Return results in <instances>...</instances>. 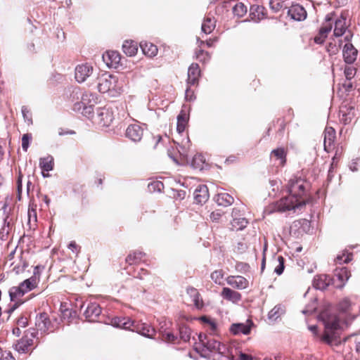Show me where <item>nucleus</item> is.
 <instances>
[{
	"label": "nucleus",
	"mask_w": 360,
	"mask_h": 360,
	"mask_svg": "<svg viewBox=\"0 0 360 360\" xmlns=\"http://www.w3.org/2000/svg\"><path fill=\"white\" fill-rule=\"evenodd\" d=\"M340 158V155H338V151H336L335 155L332 159V162L330 164V167L328 170V178H331L333 174L334 169L338 167V165Z\"/></svg>",
	"instance_id": "8fccbe9b"
},
{
	"label": "nucleus",
	"mask_w": 360,
	"mask_h": 360,
	"mask_svg": "<svg viewBox=\"0 0 360 360\" xmlns=\"http://www.w3.org/2000/svg\"><path fill=\"white\" fill-rule=\"evenodd\" d=\"M39 166L42 170V174L44 177L49 176V173L45 174V172H49L53 170L54 166L53 158L51 155H48L44 158H40Z\"/></svg>",
	"instance_id": "2f4dec72"
},
{
	"label": "nucleus",
	"mask_w": 360,
	"mask_h": 360,
	"mask_svg": "<svg viewBox=\"0 0 360 360\" xmlns=\"http://www.w3.org/2000/svg\"><path fill=\"white\" fill-rule=\"evenodd\" d=\"M353 255L349 252H343L341 255H338L335 259V264H342L344 263H349L352 260Z\"/></svg>",
	"instance_id": "49530a36"
},
{
	"label": "nucleus",
	"mask_w": 360,
	"mask_h": 360,
	"mask_svg": "<svg viewBox=\"0 0 360 360\" xmlns=\"http://www.w3.org/2000/svg\"><path fill=\"white\" fill-rule=\"evenodd\" d=\"M180 338L184 342H188L191 338L190 330L188 328H181L180 330Z\"/></svg>",
	"instance_id": "bf43d9fd"
},
{
	"label": "nucleus",
	"mask_w": 360,
	"mask_h": 360,
	"mask_svg": "<svg viewBox=\"0 0 360 360\" xmlns=\"http://www.w3.org/2000/svg\"><path fill=\"white\" fill-rule=\"evenodd\" d=\"M335 131L332 127H326L324 131L323 146L324 150L328 153L333 150L335 148Z\"/></svg>",
	"instance_id": "aec40b11"
},
{
	"label": "nucleus",
	"mask_w": 360,
	"mask_h": 360,
	"mask_svg": "<svg viewBox=\"0 0 360 360\" xmlns=\"http://www.w3.org/2000/svg\"><path fill=\"white\" fill-rule=\"evenodd\" d=\"M131 330L136 331V333L149 338H153L156 333L155 330L151 326L147 323L135 321L134 326H132Z\"/></svg>",
	"instance_id": "a211bd4d"
},
{
	"label": "nucleus",
	"mask_w": 360,
	"mask_h": 360,
	"mask_svg": "<svg viewBox=\"0 0 360 360\" xmlns=\"http://www.w3.org/2000/svg\"><path fill=\"white\" fill-rule=\"evenodd\" d=\"M216 41V39H209L205 41L200 40L199 39H198V45L201 46L202 48H204L205 46L210 48L213 46Z\"/></svg>",
	"instance_id": "e2e57ef3"
},
{
	"label": "nucleus",
	"mask_w": 360,
	"mask_h": 360,
	"mask_svg": "<svg viewBox=\"0 0 360 360\" xmlns=\"http://www.w3.org/2000/svg\"><path fill=\"white\" fill-rule=\"evenodd\" d=\"M28 333L30 334V337L27 333L15 345V350L20 354L28 353L32 350L34 338L37 333L35 331Z\"/></svg>",
	"instance_id": "1a4fd4ad"
},
{
	"label": "nucleus",
	"mask_w": 360,
	"mask_h": 360,
	"mask_svg": "<svg viewBox=\"0 0 360 360\" xmlns=\"http://www.w3.org/2000/svg\"><path fill=\"white\" fill-rule=\"evenodd\" d=\"M334 30L333 34L336 37H342L345 34H347L348 25L347 24V16L345 13H341L340 15L333 18ZM350 33L348 32V34Z\"/></svg>",
	"instance_id": "ddd939ff"
},
{
	"label": "nucleus",
	"mask_w": 360,
	"mask_h": 360,
	"mask_svg": "<svg viewBox=\"0 0 360 360\" xmlns=\"http://www.w3.org/2000/svg\"><path fill=\"white\" fill-rule=\"evenodd\" d=\"M205 163V158L201 154H196L193 156L191 165L193 168L197 169H202Z\"/></svg>",
	"instance_id": "c03bdc74"
},
{
	"label": "nucleus",
	"mask_w": 360,
	"mask_h": 360,
	"mask_svg": "<svg viewBox=\"0 0 360 360\" xmlns=\"http://www.w3.org/2000/svg\"><path fill=\"white\" fill-rule=\"evenodd\" d=\"M283 313V307L281 305H276L269 312V318L272 320H276Z\"/></svg>",
	"instance_id": "de8ad7c7"
},
{
	"label": "nucleus",
	"mask_w": 360,
	"mask_h": 360,
	"mask_svg": "<svg viewBox=\"0 0 360 360\" xmlns=\"http://www.w3.org/2000/svg\"><path fill=\"white\" fill-rule=\"evenodd\" d=\"M103 60L108 67L117 68L120 63L121 55L117 51H107L103 54Z\"/></svg>",
	"instance_id": "4be33fe9"
},
{
	"label": "nucleus",
	"mask_w": 360,
	"mask_h": 360,
	"mask_svg": "<svg viewBox=\"0 0 360 360\" xmlns=\"http://www.w3.org/2000/svg\"><path fill=\"white\" fill-rule=\"evenodd\" d=\"M199 340L202 345L212 352H217L220 354L225 355L228 352L226 345L221 343L214 338H208L206 335H200Z\"/></svg>",
	"instance_id": "39448f33"
},
{
	"label": "nucleus",
	"mask_w": 360,
	"mask_h": 360,
	"mask_svg": "<svg viewBox=\"0 0 360 360\" xmlns=\"http://www.w3.org/2000/svg\"><path fill=\"white\" fill-rule=\"evenodd\" d=\"M162 339L166 342L168 343H175L176 340H177V337L175 336L171 332H164L162 334Z\"/></svg>",
	"instance_id": "6e6d98bb"
},
{
	"label": "nucleus",
	"mask_w": 360,
	"mask_h": 360,
	"mask_svg": "<svg viewBox=\"0 0 360 360\" xmlns=\"http://www.w3.org/2000/svg\"><path fill=\"white\" fill-rule=\"evenodd\" d=\"M352 35L351 33L345 36V40L347 41L342 48V56L344 61L347 64H352L356 60L358 56L357 49L349 42Z\"/></svg>",
	"instance_id": "0eeeda50"
},
{
	"label": "nucleus",
	"mask_w": 360,
	"mask_h": 360,
	"mask_svg": "<svg viewBox=\"0 0 360 360\" xmlns=\"http://www.w3.org/2000/svg\"><path fill=\"white\" fill-rule=\"evenodd\" d=\"M215 200L219 205L227 207L233 203L234 198L227 193H220L216 195Z\"/></svg>",
	"instance_id": "4c0bfd02"
},
{
	"label": "nucleus",
	"mask_w": 360,
	"mask_h": 360,
	"mask_svg": "<svg viewBox=\"0 0 360 360\" xmlns=\"http://www.w3.org/2000/svg\"><path fill=\"white\" fill-rule=\"evenodd\" d=\"M335 15V13L334 12L329 13L326 15L325 18V21L323 22L319 30V32L322 35L325 34L326 36L328 37V34L330 33L333 28V18Z\"/></svg>",
	"instance_id": "473e14b6"
},
{
	"label": "nucleus",
	"mask_w": 360,
	"mask_h": 360,
	"mask_svg": "<svg viewBox=\"0 0 360 360\" xmlns=\"http://www.w3.org/2000/svg\"><path fill=\"white\" fill-rule=\"evenodd\" d=\"M128 273L133 275L134 277L139 278L140 279H143L145 276L149 274L148 271L143 268H141L137 274H135V270L133 273L131 271H128Z\"/></svg>",
	"instance_id": "680f3d73"
},
{
	"label": "nucleus",
	"mask_w": 360,
	"mask_h": 360,
	"mask_svg": "<svg viewBox=\"0 0 360 360\" xmlns=\"http://www.w3.org/2000/svg\"><path fill=\"white\" fill-rule=\"evenodd\" d=\"M351 276V272L347 267H336L332 278L333 286L342 288Z\"/></svg>",
	"instance_id": "6e6552de"
},
{
	"label": "nucleus",
	"mask_w": 360,
	"mask_h": 360,
	"mask_svg": "<svg viewBox=\"0 0 360 360\" xmlns=\"http://www.w3.org/2000/svg\"><path fill=\"white\" fill-rule=\"evenodd\" d=\"M221 296L224 300L233 303H237L242 299V295L240 292L226 287L222 289Z\"/></svg>",
	"instance_id": "c85d7f7f"
},
{
	"label": "nucleus",
	"mask_w": 360,
	"mask_h": 360,
	"mask_svg": "<svg viewBox=\"0 0 360 360\" xmlns=\"http://www.w3.org/2000/svg\"><path fill=\"white\" fill-rule=\"evenodd\" d=\"M194 58L200 63H205L211 58V55L209 52L205 51L204 48L198 46L195 50Z\"/></svg>",
	"instance_id": "ea45409f"
},
{
	"label": "nucleus",
	"mask_w": 360,
	"mask_h": 360,
	"mask_svg": "<svg viewBox=\"0 0 360 360\" xmlns=\"http://www.w3.org/2000/svg\"><path fill=\"white\" fill-rule=\"evenodd\" d=\"M287 150L283 148H278L271 151V156L275 158V160L278 161L279 166H284L286 162Z\"/></svg>",
	"instance_id": "f704fd0d"
},
{
	"label": "nucleus",
	"mask_w": 360,
	"mask_h": 360,
	"mask_svg": "<svg viewBox=\"0 0 360 360\" xmlns=\"http://www.w3.org/2000/svg\"><path fill=\"white\" fill-rule=\"evenodd\" d=\"M248 221L244 217H234L231 222L232 231H240L247 226Z\"/></svg>",
	"instance_id": "a19ab883"
},
{
	"label": "nucleus",
	"mask_w": 360,
	"mask_h": 360,
	"mask_svg": "<svg viewBox=\"0 0 360 360\" xmlns=\"http://www.w3.org/2000/svg\"><path fill=\"white\" fill-rule=\"evenodd\" d=\"M340 45L335 42H330L326 46V50L330 56L336 55L340 50Z\"/></svg>",
	"instance_id": "864d4df0"
},
{
	"label": "nucleus",
	"mask_w": 360,
	"mask_h": 360,
	"mask_svg": "<svg viewBox=\"0 0 360 360\" xmlns=\"http://www.w3.org/2000/svg\"><path fill=\"white\" fill-rule=\"evenodd\" d=\"M216 27V20L214 17L210 16L209 15L206 16L203 20L202 24V31L206 34H210Z\"/></svg>",
	"instance_id": "58836bf2"
},
{
	"label": "nucleus",
	"mask_w": 360,
	"mask_h": 360,
	"mask_svg": "<svg viewBox=\"0 0 360 360\" xmlns=\"http://www.w3.org/2000/svg\"><path fill=\"white\" fill-rule=\"evenodd\" d=\"M9 296L11 301L14 304L11 307L8 311L12 312L23 303L21 298L24 296L23 291L18 286H13L9 290Z\"/></svg>",
	"instance_id": "f3484780"
},
{
	"label": "nucleus",
	"mask_w": 360,
	"mask_h": 360,
	"mask_svg": "<svg viewBox=\"0 0 360 360\" xmlns=\"http://www.w3.org/2000/svg\"><path fill=\"white\" fill-rule=\"evenodd\" d=\"M339 116L344 124H349L355 117V109L353 107L342 106L340 110Z\"/></svg>",
	"instance_id": "a878e982"
},
{
	"label": "nucleus",
	"mask_w": 360,
	"mask_h": 360,
	"mask_svg": "<svg viewBox=\"0 0 360 360\" xmlns=\"http://www.w3.org/2000/svg\"><path fill=\"white\" fill-rule=\"evenodd\" d=\"M209 199L208 188L206 185H199L194 192V200L198 204H202Z\"/></svg>",
	"instance_id": "393cba45"
},
{
	"label": "nucleus",
	"mask_w": 360,
	"mask_h": 360,
	"mask_svg": "<svg viewBox=\"0 0 360 360\" xmlns=\"http://www.w3.org/2000/svg\"><path fill=\"white\" fill-rule=\"evenodd\" d=\"M44 269V266L37 265L34 267L33 275L32 276H35V279L39 282L40 276L41 271Z\"/></svg>",
	"instance_id": "338daca9"
},
{
	"label": "nucleus",
	"mask_w": 360,
	"mask_h": 360,
	"mask_svg": "<svg viewBox=\"0 0 360 360\" xmlns=\"http://www.w3.org/2000/svg\"><path fill=\"white\" fill-rule=\"evenodd\" d=\"M96 103L95 96L90 93L82 94L80 102H76L73 105V110L81 111L82 114L88 118L94 120V105Z\"/></svg>",
	"instance_id": "20e7f679"
},
{
	"label": "nucleus",
	"mask_w": 360,
	"mask_h": 360,
	"mask_svg": "<svg viewBox=\"0 0 360 360\" xmlns=\"http://www.w3.org/2000/svg\"><path fill=\"white\" fill-rule=\"evenodd\" d=\"M22 113L25 121L28 124H32V115L30 109L27 106L22 107Z\"/></svg>",
	"instance_id": "3c124183"
},
{
	"label": "nucleus",
	"mask_w": 360,
	"mask_h": 360,
	"mask_svg": "<svg viewBox=\"0 0 360 360\" xmlns=\"http://www.w3.org/2000/svg\"><path fill=\"white\" fill-rule=\"evenodd\" d=\"M144 257L145 253L141 251H132L127 256L125 263L129 266L138 265L143 260Z\"/></svg>",
	"instance_id": "c756f323"
},
{
	"label": "nucleus",
	"mask_w": 360,
	"mask_h": 360,
	"mask_svg": "<svg viewBox=\"0 0 360 360\" xmlns=\"http://www.w3.org/2000/svg\"><path fill=\"white\" fill-rule=\"evenodd\" d=\"M122 50L127 56H134L138 51V44L132 40H126L122 44Z\"/></svg>",
	"instance_id": "c9c22d12"
},
{
	"label": "nucleus",
	"mask_w": 360,
	"mask_h": 360,
	"mask_svg": "<svg viewBox=\"0 0 360 360\" xmlns=\"http://www.w3.org/2000/svg\"><path fill=\"white\" fill-rule=\"evenodd\" d=\"M200 320L204 323H207L209 326V329L212 334H218V326L216 321L206 316H202L200 318Z\"/></svg>",
	"instance_id": "37998d69"
},
{
	"label": "nucleus",
	"mask_w": 360,
	"mask_h": 360,
	"mask_svg": "<svg viewBox=\"0 0 360 360\" xmlns=\"http://www.w3.org/2000/svg\"><path fill=\"white\" fill-rule=\"evenodd\" d=\"M23 283L30 290H32L37 288L39 281L35 279V276H31L30 278L25 279Z\"/></svg>",
	"instance_id": "4d7b16f0"
},
{
	"label": "nucleus",
	"mask_w": 360,
	"mask_h": 360,
	"mask_svg": "<svg viewBox=\"0 0 360 360\" xmlns=\"http://www.w3.org/2000/svg\"><path fill=\"white\" fill-rule=\"evenodd\" d=\"M140 46L142 49L143 54L150 58L155 56L158 52V49L157 46L152 44L151 42H141L140 44Z\"/></svg>",
	"instance_id": "e433bc0d"
},
{
	"label": "nucleus",
	"mask_w": 360,
	"mask_h": 360,
	"mask_svg": "<svg viewBox=\"0 0 360 360\" xmlns=\"http://www.w3.org/2000/svg\"><path fill=\"white\" fill-rule=\"evenodd\" d=\"M94 68L89 63H82L75 68V79L78 82H84L93 72Z\"/></svg>",
	"instance_id": "dca6fc26"
},
{
	"label": "nucleus",
	"mask_w": 360,
	"mask_h": 360,
	"mask_svg": "<svg viewBox=\"0 0 360 360\" xmlns=\"http://www.w3.org/2000/svg\"><path fill=\"white\" fill-rule=\"evenodd\" d=\"M201 76V70L199 65L193 63L188 70V79L187 83L189 86H194L198 84L199 78Z\"/></svg>",
	"instance_id": "6ab92c4d"
},
{
	"label": "nucleus",
	"mask_w": 360,
	"mask_h": 360,
	"mask_svg": "<svg viewBox=\"0 0 360 360\" xmlns=\"http://www.w3.org/2000/svg\"><path fill=\"white\" fill-rule=\"evenodd\" d=\"M289 195L274 204V210L286 212L300 210L310 200L309 183L304 178L293 176L286 186Z\"/></svg>",
	"instance_id": "f257e3e1"
},
{
	"label": "nucleus",
	"mask_w": 360,
	"mask_h": 360,
	"mask_svg": "<svg viewBox=\"0 0 360 360\" xmlns=\"http://www.w3.org/2000/svg\"><path fill=\"white\" fill-rule=\"evenodd\" d=\"M356 74V69L352 67H347L345 69V75L347 79H351Z\"/></svg>",
	"instance_id": "69168bd1"
},
{
	"label": "nucleus",
	"mask_w": 360,
	"mask_h": 360,
	"mask_svg": "<svg viewBox=\"0 0 360 360\" xmlns=\"http://www.w3.org/2000/svg\"><path fill=\"white\" fill-rule=\"evenodd\" d=\"M22 174L20 171L18 172V176L17 179V198L18 200H21V195H22Z\"/></svg>",
	"instance_id": "13d9d810"
},
{
	"label": "nucleus",
	"mask_w": 360,
	"mask_h": 360,
	"mask_svg": "<svg viewBox=\"0 0 360 360\" xmlns=\"http://www.w3.org/2000/svg\"><path fill=\"white\" fill-rule=\"evenodd\" d=\"M32 139L31 134H25L22 136V148L24 151H27L30 143Z\"/></svg>",
	"instance_id": "603ef678"
},
{
	"label": "nucleus",
	"mask_w": 360,
	"mask_h": 360,
	"mask_svg": "<svg viewBox=\"0 0 360 360\" xmlns=\"http://www.w3.org/2000/svg\"><path fill=\"white\" fill-rule=\"evenodd\" d=\"M224 274L222 269L215 270L211 274L212 280L218 285L223 284Z\"/></svg>",
	"instance_id": "09e8293b"
},
{
	"label": "nucleus",
	"mask_w": 360,
	"mask_h": 360,
	"mask_svg": "<svg viewBox=\"0 0 360 360\" xmlns=\"http://www.w3.org/2000/svg\"><path fill=\"white\" fill-rule=\"evenodd\" d=\"M189 120L188 115L184 110H181L180 113L177 116V126L176 131L178 134H183L187 127L188 122Z\"/></svg>",
	"instance_id": "72a5a7b5"
},
{
	"label": "nucleus",
	"mask_w": 360,
	"mask_h": 360,
	"mask_svg": "<svg viewBox=\"0 0 360 360\" xmlns=\"http://www.w3.org/2000/svg\"><path fill=\"white\" fill-rule=\"evenodd\" d=\"M98 89L102 94H120L122 90V84L116 75L104 73L98 77Z\"/></svg>",
	"instance_id": "f03ea898"
},
{
	"label": "nucleus",
	"mask_w": 360,
	"mask_h": 360,
	"mask_svg": "<svg viewBox=\"0 0 360 360\" xmlns=\"http://www.w3.org/2000/svg\"><path fill=\"white\" fill-rule=\"evenodd\" d=\"M284 262L285 259L282 256H278L277 258V263L278 264L275 266L274 272H276L278 275H281L284 270L285 266H284Z\"/></svg>",
	"instance_id": "5fc2aeb1"
},
{
	"label": "nucleus",
	"mask_w": 360,
	"mask_h": 360,
	"mask_svg": "<svg viewBox=\"0 0 360 360\" xmlns=\"http://www.w3.org/2000/svg\"><path fill=\"white\" fill-rule=\"evenodd\" d=\"M283 0H270L269 5L272 10L277 12L283 7Z\"/></svg>",
	"instance_id": "052dcab7"
},
{
	"label": "nucleus",
	"mask_w": 360,
	"mask_h": 360,
	"mask_svg": "<svg viewBox=\"0 0 360 360\" xmlns=\"http://www.w3.org/2000/svg\"><path fill=\"white\" fill-rule=\"evenodd\" d=\"M340 319L335 314H330L324 319L325 330L321 335L323 342L332 345L335 340V330L339 328Z\"/></svg>",
	"instance_id": "7ed1b4c3"
},
{
	"label": "nucleus",
	"mask_w": 360,
	"mask_h": 360,
	"mask_svg": "<svg viewBox=\"0 0 360 360\" xmlns=\"http://www.w3.org/2000/svg\"><path fill=\"white\" fill-rule=\"evenodd\" d=\"M101 313V309L97 303H90L84 311V315L87 321L94 322Z\"/></svg>",
	"instance_id": "5701e85b"
},
{
	"label": "nucleus",
	"mask_w": 360,
	"mask_h": 360,
	"mask_svg": "<svg viewBox=\"0 0 360 360\" xmlns=\"http://www.w3.org/2000/svg\"><path fill=\"white\" fill-rule=\"evenodd\" d=\"M115 119L111 108L103 107L97 109L94 122L101 127H108Z\"/></svg>",
	"instance_id": "423d86ee"
},
{
	"label": "nucleus",
	"mask_w": 360,
	"mask_h": 360,
	"mask_svg": "<svg viewBox=\"0 0 360 360\" xmlns=\"http://www.w3.org/2000/svg\"><path fill=\"white\" fill-rule=\"evenodd\" d=\"M354 307V304H353L349 299L344 298L339 302L338 305V310L340 316H341L342 319H346L347 321L348 320H352L355 317Z\"/></svg>",
	"instance_id": "9b49d317"
},
{
	"label": "nucleus",
	"mask_w": 360,
	"mask_h": 360,
	"mask_svg": "<svg viewBox=\"0 0 360 360\" xmlns=\"http://www.w3.org/2000/svg\"><path fill=\"white\" fill-rule=\"evenodd\" d=\"M255 324L251 319H248L245 323H234L230 326L229 332L233 335H248L251 333Z\"/></svg>",
	"instance_id": "f8f14e48"
},
{
	"label": "nucleus",
	"mask_w": 360,
	"mask_h": 360,
	"mask_svg": "<svg viewBox=\"0 0 360 360\" xmlns=\"http://www.w3.org/2000/svg\"><path fill=\"white\" fill-rule=\"evenodd\" d=\"M314 285L319 290H325L329 285H333L332 278L326 274L318 275L314 278Z\"/></svg>",
	"instance_id": "bb28decb"
},
{
	"label": "nucleus",
	"mask_w": 360,
	"mask_h": 360,
	"mask_svg": "<svg viewBox=\"0 0 360 360\" xmlns=\"http://www.w3.org/2000/svg\"><path fill=\"white\" fill-rule=\"evenodd\" d=\"M11 266H12V271H13L15 274H20L25 271V269L28 266V264L27 261L23 259L22 256H20L19 261L18 262H12Z\"/></svg>",
	"instance_id": "79ce46f5"
},
{
	"label": "nucleus",
	"mask_w": 360,
	"mask_h": 360,
	"mask_svg": "<svg viewBox=\"0 0 360 360\" xmlns=\"http://www.w3.org/2000/svg\"><path fill=\"white\" fill-rule=\"evenodd\" d=\"M250 17L252 20L259 22L266 17V11L264 6L252 5L250 8Z\"/></svg>",
	"instance_id": "b1692460"
},
{
	"label": "nucleus",
	"mask_w": 360,
	"mask_h": 360,
	"mask_svg": "<svg viewBox=\"0 0 360 360\" xmlns=\"http://www.w3.org/2000/svg\"><path fill=\"white\" fill-rule=\"evenodd\" d=\"M248 11L247 6L242 2H238L233 7V13L238 17L244 16Z\"/></svg>",
	"instance_id": "a18cd8bd"
},
{
	"label": "nucleus",
	"mask_w": 360,
	"mask_h": 360,
	"mask_svg": "<svg viewBox=\"0 0 360 360\" xmlns=\"http://www.w3.org/2000/svg\"><path fill=\"white\" fill-rule=\"evenodd\" d=\"M186 292L192 298L194 306L200 309L204 306L203 300L200 296V294L196 288L192 286H189L186 288Z\"/></svg>",
	"instance_id": "7c9ffc66"
},
{
	"label": "nucleus",
	"mask_w": 360,
	"mask_h": 360,
	"mask_svg": "<svg viewBox=\"0 0 360 360\" xmlns=\"http://www.w3.org/2000/svg\"><path fill=\"white\" fill-rule=\"evenodd\" d=\"M226 280L228 285L238 290H243L249 286L248 280L242 276H229Z\"/></svg>",
	"instance_id": "412c9836"
},
{
	"label": "nucleus",
	"mask_w": 360,
	"mask_h": 360,
	"mask_svg": "<svg viewBox=\"0 0 360 360\" xmlns=\"http://www.w3.org/2000/svg\"><path fill=\"white\" fill-rule=\"evenodd\" d=\"M111 325L115 327L127 329V330H131L132 328V326H134V321H131L128 317L115 316V317L112 318Z\"/></svg>",
	"instance_id": "cd10ccee"
},
{
	"label": "nucleus",
	"mask_w": 360,
	"mask_h": 360,
	"mask_svg": "<svg viewBox=\"0 0 360 360\" xmlns=\"http://www.w3.org/2000/svg\"><path fill=\"white\" fill-rule=\"evenodd\" d=\"M143 129L138 124H129L125 131V136L134 142L140 141L143 136Z\"/></svg>",
	"instance_id": "2eb2a0df"
},
{
	"label": "nucleus",
	"mask_w": 360,
	"mask_h": 360,
	"mask_svg": "<svg viewBox=\"0 0 360 360\" xmlns=\"http://www.w3.org/2000/svg\"><path fill=\"white\" fill-rule=\"evenodd\" d=\"M16 324L20 328H25L28 325V319L25 316H21L17 319Z\"/></svg>",
	"instance_id": "0e129e2a"
},
{
	"label": "nucleus",
	"mask_w": 360,
	"mask_h": 360,
	"mask_svg": "<svg viewBox=\"0 0 360 360\" xmlns=\"http://www.w3.org/2000/svg\"><path fill=\"white\" fill-rule=\"evenodd\" d=\"M287 15L291 20L302 21L307 18V13L303 6L292 3L288 8Z\"/></svg>",
	"instance_id": "4468645a"
},
{
	"label": "nucleus",
	"mask_w": 360,
	"mask_h": 360,
	"mask_svg": "<svg viewBox=\"0 0 360 360\" xmlns=\"http://www.w3.org/2000/svg\"><path fill=\"white\" fill-rule=\"evenodd\" d=\"M0 360H15L10 351L1 352Z\"/></svg>",
	"instance_id": "774afa93"
},
{
	"label": "nucleus",
	"mask_w": 360,
	"mask_h": 360,
	"mask_svg": "<svg viewBox=\"0 0 360 360\" xmlns=\"http://www.w3.org/2000/svg\"><path fill=\"white\" fill-rule=\"evenodd\" d=\"M35 326L41 333L53 332V326L51 323L49 316L46 312L39 313L35 319Z\"/></svg>",
	"instance_id": "9d476101"
}]
</instances>
